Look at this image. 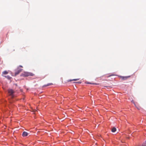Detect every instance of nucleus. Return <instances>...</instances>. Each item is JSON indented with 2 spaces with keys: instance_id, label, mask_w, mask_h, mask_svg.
Instances as JSON below:
<instances>
[{
  "instance_id": "f257e3e1",
  "label": "nucleus",
  "mask_w": 146,
  "mask_h": 146,
  "mask_svg": "<svg viewBox=\"0 0 146 146\" xmlns=\"http://www.w3.org/2000/svg\"><path fill=\"white\" fill-rule=\"evenodd\" d=\"M34 75V74L32 73L28 72H24L21 74V76L24 77H27L29 76H33Z\"/></svg>"
},
{
  "instance_id": "f03ea898",
  "label": "nucleus",
  "mask_w": 146,
  "mask_h": 146,
  "mask_svg": "<svg viewBox=\"0 0 146 146\" xmlns=\"http://www.w3.org/2000/svg\"><path fill=\"white\" fill-rule=\"evenodd\" d=\"M14 91L11 89H9L8 90V94L12 98H14Z\"/></svg>"
},
{
  "instance_id": "7ed1b4c3",
  "label": "nucleus",
  "mask_w": 146,
  "mask_h": 146,
  "mask_svg": "<svg viewBox=\"0 0 146 146\" xmlns=\"http://www.w3.org/2000/svg\"><path fill=\"white\" fill-rule=\"evenodd\" d=\"M130 77V76H121L120 77L123 80H125L126 79H127L128 78H129Z\"/></svg>"
},
{
  "instance_id": "20e7f679",
  "label": "nucleus",
  "mask_w": 146,
  "mask_h": 146,
  "mask_svg": "<svg viewBox=\"0 0 146 146\" xmlns=\"http://www.w3.org/2000/svg\"><path fill=\"white\" fill-rule=\"evenodd\" d=\"M28 135V133L25 131H24L22 134V135L23 137H25L27 136Z\"/></svg>"
},
{
  "instance_id": "39448f33",
  "label": "nucleus",
  "mask_w": 146,
  "mask_h": 146,
  "mask_svg": "<svg viewBox=\"0 0 146 146\" xmlns=\"http://www.w3.org/2000/svg\"><path fill=\"white\" fill-rule=\"evenodd\" d=\"M20 68H23V67L22 66H21V65L19 66V73L21 72L23 70V69H20Z\"/></svg>"
},
{
  "instance_id": "423d86ee",
  "label": "nucleus",
  "mask_w": 146,
  "mask_h": 146,
  "mask_svg": "<svg viewBox=\"0 0 146 146\" xmlns=\"http://www.w3.org/2000/svg\"><path fill=\"white\" fill-rule=\"evenodd\" d=\"M79 79H80L78 78V79H72V80H68V82H71V81H76L77 80H78Z\"/></svg>"
},
{
  "instance_id": "0eeeda50",
  "label": "nucleus",
  "mask_w": 146,
  "mask_h": 146,
  "mask_svg": "<svg viewBox=\"0 0 146 146\" xmlns=\"http://www.w3.org/2000/svg\"><path fill=\"white\" fill-rule=\"evenodd\" d=\"M116 130V128L115 127H113L111 129V131L113 132H115Z\"/></svg>"
},
{
  "instance_id": "6e6552de",
  "label": "nucleus",
  "mask_w": 146,
  "mask_h": 146,
  "mask_svg": "<svg viewBox=\"0 0 146 146\" xmlns=\"http://www.w3.org/2000/svg\"><path fill=\"white\" fill-rule=\"evenodd\" d=\"M8 73V72L7 71H4L3 72V74H6Z\"/></svg>"
},
{
  "instance_id": "1a4fd4ad",
  "label": "nucleus",
  "mask_w": 146,
  "mask_h": 146,
  "mask_svg": "<svg viewBox=\"0 0 146 146\" xmlns=\"http://www.w3.org/2000/svg\"><path fill=\"white\" fill-rule=\"evenodd\" d=\"M52 84H53L52 83H48V84H47V85H45L44 86H49L52 85Z\"/></svg>"
},
{
  "instance_id": "9d476101",
  "label": "nucleus",
  "mask_w": 146,
  "mask_h": 146,
  "mask_svg": "<svg viewBox=\"0 0 146 146\" xmlns=\"http://www.w3.org/2000/svg\"><path fill=\"white\" fill-rule=\"evenodd\" d=\"M6 77L7 78H8V79H9V80H10V79L11 78V77H10L9 76H6Z\"/></svg>"
},
{
  "instance_id": "9b49d317",
  "label": "nucleus",
  "mask_w": 146,
  "mask_h": 146,
  "mask_svg": "<svg viewBox=\"0 0 146 146\" xmlns=\"http://www.w3.org/2000/svg\"><path fill=\"white\" fill-rule=\"evenodd\" d=\"M18 74V72H17L15 73V76H16Z\"/></svg>"
},
{
  "instance_id": "f8f14e48",
  "label": "nucleus",
  "mask_w": 146,
  "mask_h": 146,
  "mask_svg": "<svg viewBox=\"0 0 146 146\" xmlns=\"http://www.w3.org/2000/svg\"><path fill=\"white\" fill-rule=\"evenodd\" d=\"M142 146H146V145L144 144H143V145H142Z\"/></svg>"
},
{
  "instance_id": "ddd939ff",
  "label": "nucleus",
  "mask_w": 146,
  "mask_h": 146,
  "mask_svg": "<svg viewBox=\"0 0 146 146\" xmlns=\"http://www.w3.org/2000/svg\"><path fill=\"white\" fill-rule=\"evenodd\" d=\"M36 111V110H33V111H35H35Z\"/></svg>"
},
{
  "instance_id": "4468645a",
  "label": "nucleus",
  "mask_w": 146,
  "mask_h": 146,
  "mask_svg": "<svg viewBox=\"0 0 146 146\" xmlns=\"http://www.w3.org/2000/svg\"><path fill=\"white\" fill-rule=\"evenodd\" d=\"M87 83V84H92L91 83H89V82H88Z\"/></svg>"
},
{
  "instance_id": "2eb2a0df",
  "label": "nucleus",
  "mask_w": 146,
  "mask_h": 146,
  "mask_svg": "<svg viewBox=\"0 0 146 146\" xmlns=\"http://www.w3.org/2000/svg\"><path fill=\"white\" fill-rule=\"evenodd\" d=\"M92 84H95V83Z\"/></svg>"
},
{
  "instance_id": "dca6fc26",
  "label": "nucleus",
  "mask_w": 146,
  "mask_h": 146,
  "mask_svg": "<svg viewBox=\"0 0 146 146\" xmlns=\"http://www.w3.org/2000/svg\"><path fill=\"white\" fill-rule=\"evenodd\" d=\"M10 102L11 103L12 102H11V101H10Z\"/></svg>"
},
{
  "instance_id": "f3484780",
  "label": "nucleus",
  "mask_w": 146,
  "mask_h": 146,
  "mask_svg": "<svg viewBox=\"0 0 146 146\" xmlns=\"http://www.w3.org/2000/svg\"><path fill=\"white\" fill-rule=\"evenodd\" d=\"M78 83H81V82H78Z\"/></svg>"
}]
</instances>
